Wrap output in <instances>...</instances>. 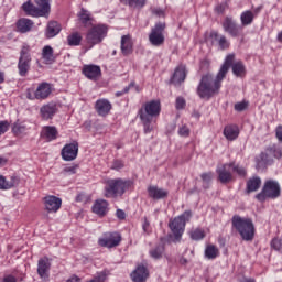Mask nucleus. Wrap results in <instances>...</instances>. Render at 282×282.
<instances>
[{"label":"nucleus","mask_w":282,"mask_h":282,"mask_svg":"<svg viewBox=\"0 0 282 282\" xmlns=\"http://www.w3.org/2000/svg\"><path fill=\"white\" fill-rule=\"evenodd\" d=\"M192 217L193 212L185 210L180 216L170 220L169 228L172 232L169 235L170 241H172L173 243H180V241H182V235H184V230H186V223L191 221Z\"/></svg>","instance_id":"f03ea898"},{"label":"nucleus","mask_w":282,"mask_h":282,"mask_svg":"<svg viewBox=\"0 0 282 282\" xmlns=\"http://www.w3.org/2000/svg\"><path fill=\"white\" fill-rule=\"evenodd\" d=\"M232 227L237 230L243 241H252L254 239V223L251 218L235 215L231 219Z\"/></svg>","instance_id":"7ed1b4c3"},{"label":"nucleus","mask_w":282,"mask_h":282,"mask_svg":"<svg viewBox=\"0 0 282 282\" xmlns=\"http://www.w3.org/2000/svg\"><path fill=\"white\" fill-rule=\"evenodd\" d=\"M210 37L214 39V41H218V45H219L220 50H228V47H230V43L228 42L226 36L221 35L219 37V33L213 31L210 33Z\"/></svg>","instance_id":"7c9ffc66"},{"label":"nucleus","mask_w":282,"mask_h":282,"mask_svg":"<svg viewBox=\"0 0 282 282\" xmlns=\"http://www.w3.org/2000/svg\"><path fill=\"white\" fill-rule=\"evenodd\" d=\"M36 6L32 1H26L22 9L29 17H47L50 14V0H35Z\"/></svg>","instance_id":"39448f33"},{"label":"nucleus","mask_w":282,"mask_h":282,"mask_svg":"<svg viewBox=\"0 0 282 282\" xmlns=\"http://www.w3.org/2000/svg\"><path fill=\"white\" fill-rule=\"evenodd\" d=\"M234 61L235 54L227 55L216 78H213V75L210 74H206L202 77L200 83L197 87V95L199 96V98L210 100V98H213L215 94H219V89H221V80L226 78V74H228L230 65H232Z\"/></svg>","instance_id":"f257e3e1"},{"label":"nucleus","mask_w":282,"mask_h":282,"mask_svg":"<svg viewBox=\"0 0 282 282\" xmlns=\"http://www.w3.org/2000/svg\"><path fill=\"white\" fill-rule=\"evenodd\" d=\"M191 235V239H193V241H202V239H204V237H206V234L204 232L203 229H194L189 232Z\"/></svg>","instance_id":"58836bf2"},{"label":"nucleus","mask_w":282,"mask_h":282,"mask_svg":"<svg viewBox=\"0 0 282 282\" xmlns=\"http://www.w3.org/2000/svg\"><path fill=\"white\" fill-rule=\"evenodd\" d=\"M34 28V22L28 18H22L17 23V29L22 34H25L26 32H30Z\"/></svg>","instance_id":"b1692460"},{"label":"nucleus","mask_w":282,"mask_h":282,"mask_svg":"<svg viewBox=\"0 0 282 282\" xmlns=\"http://www.w3.org/2000/svg\"><path fill=\"white\" fill-rule=\"evenodd\" d=\"M223 28L225 32L230 34V36H239V32H241L240 26H237V23H235V20L232 18H226Z\"/></svg>","instance_id":"6ab92c4d"},{"label":"nucleus","mask_w":282,"mask_h":282,"mask_svg":"<svg viewBox=\"0 0 282 282\" xmlns=\"http://www.w3.org/2000/svg\"><path fill=\"white\" fill-rule=\"evenodd\" d=\"M95 109L98 116L105 118V116H109V112L111 111V102L107 99H98L95 104Z\"/></svg>","instance_id":"a211bd4d"},{"label":"nucleus","mask_w":282,"mask_h":282,"mask_svg":"<svg viewBox=\"0 0 282 282\" xmlns=\"http://www.w3.org/2000/svg\"><path fill=\"white\" fill-rule=\"evenodd\" d=\"M120 241H122L120 234L113 232L106 234L104 237L99 238L98 243L102 248H116V246H120Z\"/></svg>","instance_id":"ddd939ff"},{"label":"nucleus","mask_w":282,"mask_h":282,"mask_svg":"<svg viewBox=\"0 0 282 282\" xmlns=\"http://www.w3.org/2000/svg\"><path fill=\"white\" fill-rule=\"evenodd\" d=\"M152 14H156V17H162L164 11L162 9H153Z\"/></svg>","instance_id":"052dcab7"},{"label":"nucleus","mask_w":282,"mask_h":282,"mask_svg":"<svg viewBox=\"0 0 282 282\" xmlns=\"http://www.w3.org/2000/svg\"><path fill=\"white\" fill-rule=\"evenodd\" d=\"M111 169H113L115 171H120V169H124V163L122 161H120V160H116L112 163Z\"/></svg>","instance_id":"8fccbe9b"},{"label":"nucleus","mask_w":282,"mask_h":282,"mask_svg":"<svg viewBox=\"0 0 282 282\" xmlns=\"http://www.w3.org/2000/svg\"><path fill=\"white\" fill-rule=\"evenodd\" d=\"M143 232H145V235H151V232H153V229L151 228V224H149L147 219L143 223Z\"/></svg>","instance_id":"864d4df0"},{"label":"nucleus","mask_w":282,"mask_h":282,"mask_svg":"<svg viewBox=\"0 0 282 282\" xmlns=\"http://www.w3.org/2000/svg\"><path fill=\"white\" fill-rule=\"evenodd\" d=\"M186 80V66L181 65L176 67L174 70V74L171 78L172 85H175V87H178V85H182Z\"/></svg>","instance_id":"dca6fc26"},{"label":"nucleus","mask_w":282,"mask_h":282,"mask_svg":"<svg viewBox=\"0 0 282 282\" xmlns=\"http://www.w3.org/2000/svg\"><path fill=\"white\" fill-rule=\"evenodd\" d=\"M148 195L152 199H166V197H169V191L160 188L158 186H149Z\"/></svg>","instance_id":"aec40b11"},{"label":"nucleus","mask_w":282,"mask_h":282,"mask_svg":"<svg viewBox=\"0 0 282 282\" xmlns=\"http://www.w3.org/2000/svg\"><path fill=\"white\" fill-rule=\"evenodd\" d=\"M8 164V160L6 158L0 156V166H6Z\"/></svg>","instance_id":"0e129e2a"},{"label":"nucleus","mask_w":282,"mask_h":282,"mask_svg":"<svg viewBox=\"0 0 282 282\" xmlns=\"http://www.w3.org/2000/svg\"><path fill=\"white\" fill-rule=\"evenodd\" d=\"M276 138L280 142H282V126L276 128Z\"/></svg>","instance_id":"bf43d9fd"},{"label":"nucleus","mask_w":282,"mask_h":282,"mask_svg":"<svg viewBox=\"0 0 282 282\" xmlns=\"http://www.w3.org/2000/svg\"><path fill=\"white\" fill-rule=\"evenodd\" d=\"M10 123L8 121H0V135H3L8 131Z\"/></svg>","instance_id":"3c124183"},{"label":"nucleus","mask_w":282,"mask_h":282,"mask_svg":"<svg viewBox=\"0 0 282 282\" xmlns=\"http://www.w3.org/2000/svg\"><path fill=\"white\" fill-rule=\"evenodd\" d=\"M225 10H226V4H219L218 7H216V11L219 14L224 13Z\"/></svg>","instance_id":"680f3d73"},{"label":"nucleus","mask_w":282,"mask_h":282,"mask_svg":"<svg viewBox=\"0 0 282 282\" xmlns=\"http://www.w3.org/2000/svg\"><path fill=\"white\" fill-rule=\"evenodd\" d=\"M133 186V182L122 178H112L106 182L105 197L116 199L122 197Z\"/></svg>","instance_id":"20e7f679"},{"label":"nucleus","mask_w":282,"mask_h":282,"mask_svg":"<svg viewBox=\"0 0 282 282\" xmlns=\"http://www.w3.org/2000/svg\"><path fill=\"white\" fill-rule=\"evenodd\" d=\"M129 89H135V85L133 83H131L122 91H117L116 96L119 98V96H123V94H129Z\"/></svg>","instance_id":"de8ad7c7"},{"label":"nucleus","mask_w":282,"mask_h":282,"mask_svg":"<svg viewBox=\"0 0 282 282\" xmlns=\"http://www.w3.org/2000/svg\"><path fill=\"white\" fill-rule=\"evenodd\" d=\"M271 248H273V250H276V252H282V238H274L271 241Z\"/></svg>","instance_id":"37998d69"},{"label":"nucleus","mask_w":282,"mask_h":282,"mask_svg":"<svg viewBox=\"0 0 282 282\" xmlns=\"http://www.w3.org/2000/svg\"><path fill=\"white\" fill-rule=\"evenodd\" d=\"M58 130H56V127L46 126L42 130V138H44L48 142H52V140H56Z\"/></svg>","instance_id":"a878e982"},{"label":"nucleus","mask_w":282,"mask_h":282,"mask_svg":"<svg viewBox=\"0 0 282 282\" xmlns=\"http://www.w3.org/2000/svg\"><path fill=\"white\" fill-rule=\"evenodd\" d=\"M116 215H117V218H118V219H126V218H127V214H126L124 210H122V209H118V210L116 212Z\"/></svg>","instance_id":"13d9d810"},{"label":"nucleus","mask_w":282,"mask_h":282,"mask_svg":"<svg viewBox=\"0 0 282 282\" xmlns=\"http://www.w3.org/2000/svg\"><path fill=\"white\" fill-rule=\"evenodd\" d=\"M42 58L47 64L54 63V48L50 45L44 46L42 50Z\"/></svg>","instance_id":"473e14b6"},{"label":"nucleus","mask_w":282,"mask_h":282,"mask_svg":"<svg viewBox=\"0 0 282 282\" xmlns=\"http://www.w3.org/2000/svg\"><path fill=\"white\" fill-rule=\"evenodd\" d=\"M219 257V248L215 245H207L205 248V259L213 261Z\"/></svg>","instance_id":"c85d7f7f"},{"label":"nucleus","mask_w":282,"mask_h":282,"mask_svg":"<svg viewBox=\"0 0 282 282\" xmlns=\"http://www.w3.org/2000/svg\"><path fill=\"white\" fill-rule=\"evenodd\" d=\"M246 107H248V105L246 102H238L235 105V110L236 111H245Z\"/></svg>","instance_id":"5fc2aeb1"},{"label":"nucleus","mask_w":282,"mask_h":282,"mask_svg":"<svg viewBox=\"0 0 282 282\" xmlns=\"http://www.w3.org/2000/svg\"><path fill=\"white\" fill-rule=\"evenodd\" d=\"M93 213L99 217H105L109 213V203L105 199L97 200L93 206Z\"/></svg>","instance_id":"4be33fe9"},{"label":"nucleus","mask_w":282,"mask_h":282,"mask_svg":"<svg viewBox=\"0 0 282 282\" xmlns=\"http://www.w3.org/2000/svg\"><path fill=\"white\" fill-rule=\"evenodd\" d=\"M166 28V24L159 22L154 25L152 29L149 41L151 45L154 47H160L161 45H164V30Z\"/></svg>","instance_id":"9d476101"},{"label":"nucleus","mask_w":282,"mask_h":282,"mask_svg":"<svg viewBox=\"0 0 282 282\" xmlns=\"http://www.w3.org/2000/svg\"><path fill=\"white\" fill-rule=\"evenodd\" d=\"M83 74L86 76V78H89V80H96V78L100 77L101 74L100 66L85 65L83 68Z\"/></svg>","instance_id":"412c9836"},{"label":"nucleus","mask_w":282,"mask_h":282,"mask_svg":"<svg viewBox=\"0 0 282 282\" xmlns=\"http://www.w3.org/2000/svg\"><path fill=\"white\" fill-rule=\"evenodd\" d=\"M30 63H32V57L30 56V46H23L18 63L20 76H26L28 72H30Z\"/></svg>","instance_id":"9b49d317"},{"label":"nucleus","mask_w":282,"mask_h":282,"mask_svg":"<svg viewBox=\"0 0 282 282\" xmlns=\"http://www.w3.org/2000/svg\"><path fill=\"white\" fill-rule=\"evenodd\" d=\"M258 188H261V178L254 176L247 182V193H254Z\"/></svg>","instance_id":"2f4dec72"},{"label":"nucleus","mask_w":282,"mask_h":282,"mask_svg":"<svg viewBox=\"0 0 282 282\" xmlns=\"http://www.w3.org/2000/svg\"><path fill=\"white\" fill-rule=\"evenodd\" d=\"M107 25L99 24L93 26L86 34V43L90 45V47L102 43V40L105 39V36H107Z\"/></svg>","instance_id":"1a4fd4ad"},{"label":"nucleus","mask_w":282,"mask_h":282,"mask_svg":"<svg viewBox=\"0 0 282 282\" xmlns=\"http://www.w3.org/2000/svg\"><path fill=\"white\" fill-rule=\"evenodd\" d=\"M12 131L15 135H23L28 131V127L24 123L15 122L12 127Z\"/></svg>","instance_id":"4c0bfd02"},{"label":"nucleus","mask_w":282,"mask_h":282,"mask_svg":"<svg viewBox=\"0 0 282 282\" xmlns=\"http://www.w3.org/2000/svg\"><path fill=\"white\" fill-rule=\"evenodd\" d=\"M52 84L43 82L37 85V88L34 90L32 88L26 89L28 100H47L52 96Z\"/></svg>","instance_id":"6e6552de"},{"label":"nucleus","mask_w":282,"mask_h":282,"mask_svg":"<svg viewBox=\"0 0 282 282\" xmlns=\"http://www.w3.org/2000/svg\"><path fill=\"white\" fill-rule=\"evenodd\" d=\"M231 171L234 173H237V175H239V177H246V175H247L246 167L236 165L235 163H232Z\"/></svg>","instance_id":"a19ab883"},{"label":"nucleus","mask_w":282,"mask_h":282,"mask_svg":"<svg viewBox=\"0 0 282 282\" xmlns=\"http://www.w3.org/2000/svg\"><path fill=\"white\" fill-rule=\"evenodd\" d=\"M145 279H149V268L147 265H142V282H144Z\"/></svg>","instance_id":"6e6d98bb"},{"label":"nucleus","mask_w":282,"mask_h":282,"mask_svg":"<svg viewBox=\"0 0 282 282\" xmlns=\"http://www.w3.org/2000/svg\"><path fill=\"white\" fill-rule=\"evenodd\" d=\"M67 41H68V45H70L72 47H75L80 45V41H83V36L80 35V33L75 32L67 36Z\"/></svg>","instance_id":"f704fd0d"},{"label":"nucleus","mask_w":282,"mask_h":282,"mask_svg":"<svg viewBox=\"0 0 282 282\" xmlns=\"http://www.w3.org/2000/svg\"><path fill=\"white\" fill-rule=\"evenodd\" d=\"M3 282H17V278L12 276V275H9V276L4 278Z\"/></svg>","instance_id":"e2e57ef3"},{"label":"nucleus","mask_w":282,"mask_h":282,"mask_svg":"<svg viewBox=\"0 0 282 282\" xmlns=\"http://www.w3.org/2000/svg\"><path fill=\"white\" fill-rule=\"evenodd\" d=\"M229 67H231L234 76H237L238 78L246 76V65H243V62L235 63L234 59Z\"/></svg>","instance_id":"bb28decb"},{"label":"nucleus","mask_w":282,"mask_h":282,"mask_svg":"<svg viewBox=\"0 0 282 282\" xmlns=\"http://www.w3.org/2000/svg\"><path fill=\"white\" fill-rule=\"evenodd\" d=\"M273 155L274 158H276L278 160H281L282 158V150L280 148H274L273 149Z\"/></svg>","instance_id":"4d7b16f0"},{"label":"nucleus","mask_w":282,"mask_h":282,"mask_svg":"<svg viewBox=\"0 0 282 282\" xmlns=\"http://www.w3.org/2000/svg\"><path fill=\"white\" fill-rule=\"evenodd\" d=\"M50 272V260L47 259H41L37 263V274L41 276V279L46 280Z\"/></svg>","instance_id":"5701e85b"},{"label":"nucleus","mask_w":282,"mask_h":282,"mask_svg":"<svg viewBox=\"0 0 282 282\" xmlns=\"http://www.w3.org/2000/svg\"><path fill=\"white\" fill-rule=\"evenodd\" d=\"M162 254H164V246L159 245L154 249L150 250V257L152 259H162Z\"/></svg>","instance_id":"e433bc0d"},{"label":"nucleus","mask_w":282,"mask_h":282,"mask_svg":"<svg viewBox=\"0 0 282 282\" xmlns=\"http://www.w3.org/2000/svg\"><path fill=\"white\" fill-rule=\"evenodd\" d=\"M130 276L133 282H142V265L139 264Z\"/></svg>","instance_id":"ea45409f"},{"label":"nucleus","mask_w":282,"mask_h":282,"mask_svg":"<svg viewBox=\"0 0 282 282\" xmlns=\"http://www.w3.org/2000/svg\"><path fill=\"white\" fill-rule=\"evenodd\" d=\"M242 25H250L254 21V13L252 11H245L240 15Z\"/></svg>","instance_id":"c9c22d12"},{"label":"nucleus","mask_w":282,"mask_h":282,"mask_svg":"<svg viewBox=\"0 0 282 282\" xmlns=\"http://www.w3.org/2000/svg\"><path fill=\"white\" fill-rule=\"evenodd\" d=\"M141 0H120L123 6H129L130 8H138Z\"/></svg>","instance_id":"a18cd8bd"},{"label":"nucleus","mask_w":282,"mask_h":282,"mask_svg":"<svg viewBox=\"0 0 282 282\" xmlns=\"http://www.w3.org/2000/svg\"><path fill=\"white\" fill-rule=\"evenodd\" d=\"M278 41L279 43H282V31L278 34Z\"/></svg>","instance_id":"338daca9"},{"label":"nucleus","mask_w":282,"mask_h":282,"mask_svg":"<svg viewBox=\"0 0 282 282\" xmlns=\"http://www.w3.org/2000/svg\"><path fill=\"white\" fill-rule=\"evenodd\" d=\"M62 158L65 162H72L78 158V142L66 144L62 149Z\"/></svg>","instance_id":"4468645a"},{"label":"nucleus","mask_w":282,"mask_h":282,"mask_svg":"<svg viewBox=\"0 0 282 282\" xmlns=\"http://www.w3.org/2000/svg\"><path fill=\"white\" fill-rule=\"evenodd\" d=\"M281 197V185L274 180L264 182L262 191L256 195L258 202H265V199H276Z\"/></svg>","instance_id":"423d86ee"},{"label":"nucleus","mask_w":282,"mask_h":282,"mask_svg":"<svg viewBox=\"0 0 282 282\" xmlns=\"http://www.w3.org/2000/svg\"><path fill=\"white\" fill-rule=\"evenodd\" d=\"M186 107V100L183 97L176 98V109H184Z\"/></svg>","instance_id":"09e8293b"},{"label":"nucleus","mask_w":282,"mask_h":282,"mask_svg":"<svg viewBox=\"0 0 282 282\" xmlns=\"http://www.w3.org/2000/svg\"><path fill=\"white\" fill-rule=\"evenodd\" d=\"M191 133V130L186 127L183 126L182 128H180L178 130V134L182 135L183 138H187V135Z\"/></svg>","instance_id":"603ef678"},{"label":"nucleus","mask_w":282,"mask_h":282,"mask_svg":"<svg viewBox=\"0 0 282 282\" xmlns=\"http://www.w3.org/2000/svg\"><path fill=\"white\" fill-rule=\"evenodd\" d=\"M56 111H58V108H56V104L54 102L46 104L40 109L43 120H52L56 116Z\"/></svg>","instance_id":"f3484780"},{"label":"nucleus","mask_w":282,"mask_h":282,"mask_svg":"<svg viewBox=\"0 0 282 282\" xmlns=\"http://www.w3.org/2000/svg\"><path fill=\"white\" fill-rule=\"evenodd\" d=\"M78 170V165H68L63 169L64 175H75Z\"/></svg>","instance_id":"c03bdc74"},{"label":"nucleus","mask_w":282,"mask_h":282,"mask_svg":"<svg viewBox=\"0 0 282 282\" xmlns=\"http://www.w3.org/2000/svg\"><path fill=\"white\" fill-rule=\"evenodd\" d=\"M144 110L147 115L142 117V122L144 126V132L149 133V131L153 129V127L151 126V123L153 122V118H158V116H160V111H161L160 101L152 100L145 104Z\"/></svg>","instance_id":"0eeeda50"},{"label":"nucleus","mask_w":282,"mask_h":282,"mask_svg":"<svg viewBox=\"0 0 282 282\" xmlns=\"http://www.w3.org/2000/svg\"><path fill=\"white\" fill-rule=\"evenodd\" d=\"M61 33V24L58 22H50L46 28V37L54 39L57 34Z\"/></svg>","instance_id":"c756f323"},{"label":"nucleus","mask_w":282,"mask_h":282,"mask_svg":"<svg viewBox=\"0 0 282 282\" xmlns=\"http://www.w3.org/2000/svg\"><path fill=\"white\" fill-rule=\"evenodd\" d=\"M200 180L204 182V188H208V184L213 182V172L203 173Z\"/></svg>","instance_id":"79ce46f5"},{"label":"nucleus","mask_w":282,"mask_h":282,"mask_svg":"<svg viewBox=\"0 0 282 282\" xmlns=\"http://www.w3.org/2000/svg\"><path fill=\"white\" fill-rule=\"evenodd\" d=\"M17 186V181L11 178L10 181L6 180L3 175H0V189L1 191H10V188H14Z\"/></svg>","instance_id":"72a5a7b5"},{"label":"nucleus","mask_w":282,"mask_h":282,"mask_svg":"<svg viewBox=\"0 0 282 282\" xmlns=\"http://www.w3.org/2000/svg\"><path fill=\"white\" fill-rule=\"evenodd\" d=\"M224 135L230 141L237 140V138H239V128L237 126H226Z\"/></svg>","instance_id":"cd10ccee"},{"label":"nucleus","mask_w":282,"mask_h":282,"mask_svg":"<svg viewBox=\"0 0 282 282\" xmlns=\"http://www.w3.org/2000/svg\"><path fill=\"white\" fill-rule=\"evenodd\" d=\"M121 52L124 56L133 52V42L129 35H123L121 37Z\"/></svg>","instance_id":"393cba45"},{"label":"nucleus","mask_w":282,"mask_h":282,"mask_svg":"<svg viewBox=\"0 0 282 282\" xmlns=\"http://www.w3.org/2000/svg\"><path fill=\"white\" fill-rule=\"evenodd\" d=\"M216 173L220 184H230L235 180V176H232V163L218 165Z\"/></svg>","instance_id":"f8f14e48"},{"label":"nucleus","mask_w":282,"mask_h":282,"mask_svg":"<svg viewBox=\"0 0 282 282\" xmlns=\"http://www.w3.org/2000/svg\"><path fill=\"white\" fill-rule=\"evenodd\" d=\"M66 282H80V278L78 276H73L69 280H67Z\"/></svg>","instance_id":"69168bd1"},{"label":"nucleus","mask_w":282,"mask_h":282,"mask_svg":"<svg viewBox=\"0 0 282 282\" xmlns=\"http://www.w3.org/2000/svg\"><path fill=\"white\" fill-rule=\"evenodd\" d=\"M242 282H254V279H245Z\"/></svg>","instance_id":"774afa93"},{"label":"nucleus","mask_w":282,"mask_h":282,"mask_svg":"<svg viewBox=\"0 0 282 282\" xmlns=\"http://www.w3.org/2000/svg\"><path fill=\"white\" fill-rule=\"evenodd\" d=\"M79 19H80L82 23H87V21H89V19H90L89 11L82 9V11L79 13Z\"/></svg>","instance_id":"49530a36"},{"label":"nucleus","mask_w":282,"mask_h":282,"mask_svg":"<svg viewBox=\"0 0 282 282\" xmlns=\"http://www.w3.org/2000/svg\"><path fill=\"white\" fill-rule=\"evenodd\" d=\"M63 200L56 196H46L44 198V206L48 213H58Z\"/></svg>","instance_id":"2eb2a0df"}]
</instances>
